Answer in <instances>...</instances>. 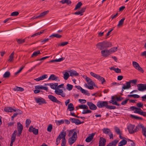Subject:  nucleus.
Listing matches in <instances>:
<instances>
[{
  "label": "nucleus",
  "mask_w": 146,
  "mask_h": 146,
  "mask_svg": "<svg viewBox=\"0 0 146 146\" xmlns=\"http://www.w3.org/2000/svg\"><path fill=\"white\" fill-rule=\"evenodd\" d=\"M133 66L134 68L136 70H138L141 73H143L144 72V70L143 68L139 66V64L137 62L135 61H133L132 62Z\"/></svg>",
  "instance_id": "nucleus-7"
},
{
  "label": "nucleus",
  "mask_w": 146,
  "mask_h": 146,
  "mask_svg": "<svg viewBox=\"0 0 146 146\" xmlns=\"http://www.w3.org/2000/svg\"><path fill=\"white\" fill-rule=\"evenodd\" d=\"M25 39H17L16 41L19 44H21L25 42Z\"/></svg>",
  "instance_id": "nucleus-36"
},
{
  "label": "nucleus",
  "mask_w": 146,
  "mask_h": 146,
  "mask_svg": "<svg viewBox=\"0 0 146 146\" xmlns=\"http://www.w3.org/2000/svg\"><path fill=\"white\" fill-rule=\"evenodd\" d=\"M64 59H65L64 58L61 57V58L59 59H55V60H50L48 62V63H51L53 62H60L61 61H62L64 60Z\"/></svg>",
  "instance_id": "nucleus-21"
},
{
  "label": "nucleus",
  "mask_w": 146,
  "mask_h": 146,
  "mask_svg": "<svg viewBox=\"0 0 146 146\" xmlns=\"http://www.w3.org/2000/svg\"><path fill=\"white\" fill-rule=\"evenodd\" d=\"M117 47H113L109 50L105 49L101 51L102 56L105 57H107L110 54L114 52L117 50Z\"/></svg>",
  "instance_id": "nucleus-3"
},
{
  "label": "nucleus",
  "mask_w": 146,
  "mask_h": 146,
  "mask_svg": "<svg viewBox=\"0 0 146 146\" xmlns=\"http://www.w3.org/2000/svg\"><path fill=\"white\" fill-rule=\"evenodd\" d=\"M103 132L106 134H108L110 137V139H113V136L112 133L110 129L108 128H104L102 130Z\"/></svg>",
  "instance_id": "nucleus-6"
},
{
  "label": "nucleus",
  "mask_w": 146,
  "mask_h": 146,
  "mask_svg": "<svg viewBox=\"0 0 146 146\" xmlns=\"http://www.w3.org/2000/svg\"><path fill=\"white\" fill-rule=\"evenodd\" d=\"M124 139L118 143V146H123L126 145L127 143V141Z\"/></svg>",
  "instance_id": "nucleus-23"
},
{
  "label": "nucleus",
  "mask_w": 146,
  "mask_h": 146,
  "mask_svg": "<svg viewBox=\"0 0 146 146\" xmlns=\"http://www.w3.org/2000/svg\"><path fill=\"white\" fill-rule=\"evenodd\" d=\"M128 100H129V99H126L125 100L122 102L121 104L122 105H125L127 103V101Z\"/></svg>",
  "instance_id": "nucleus-61"
},
{
  "label": "nucleus",
  "mask_w": 146,
  "mask_h": 146,
  "mask_svg": "<svg viewBox=\"0 0 146 146\" xmlns=\"http://www.w3.org/2000/svg\"><path fill=\"white\" fill-rule=\"evenodd\" d=\"M73 86L69 84H68L67 85L66 89L68 90H71L73 88Z\"/></svg>",
  "instance_id": "nucleus-48"
},
{
  "label": "nucleus",
  "mask_w": 146,
  "mask_h": 146,
  "mask_svg": "<svg viewBox=\"0 0 146 146\" xmlns=\"http://www.w3.org/2000/svg\"><path fill=\"white\" fill-rule=\"evenodd\" d=\"M141 125H143V124H141L140 125H138L136 127L135 129H134V133L138 131H139V130L140 128H141Z\"/></svg>",
  "instance_id": "nucleus-46"
},
{
  "label": "nucleus",
  "mask_w": 146,
  "mask_h": 146,
  "mask_svg": "<svg viewBox=\"0 0 146 146\" xmlns=\"http://www.w3.org/2000/svg\"><path fill=\"white\" fill-rule=\"evenodd\" d=\"M125 19V18H123L121 19L119 21V23L117 25V26L118 27H120L122 26Z\"/></svg>",
  "instance_id": "nucleus-31"
},
{
  "label": "nucleus",
  "mask_w": 146,
  "mask_h": 146,
  "mask_svg": "<svg viewBox=\"0 0 146 146\" xmlns=\"http://www.w3.org/2000/svg\"><path fill=\"white\" fill-rule=\"evenodd\" d=\"M70 121L72 123H75L76 125H78L84 123V121L81 122L79 119H76L74 118H71L70 119Z\"/></svg>",
  "instance_id": "nucleus-11"
},
{
  "label": "nucleus",
  "mask_w": 146,
  "mask_h": 146,
  "mask_svg": "<svg viewBox=\"0 0 146 146\" xmlns=\"http://www.w3.org/2000/svg\"><path fill=\"white\" fill-rule=\"evenodd\" d=\"M48 98L52 101L53 102H55L58 104L60 105H62V102L58 100L57 98L54 96L50 95L48 96Z\"/></svg>",
  "instance_id": "nucleus-8"
},
{
  "label": "nucleus",
  "mask_w": 146,
  "mask_h": 146,
  "mask_svg": "<svg viewBox=\"0 0 146 146\" xmlns=\"http://www.w3.org/2000/svg\"><path fill=\"white\" fill-rule=\"evenodd\" d=\"M35 100L37 103H38L39 105L42 104H46L47 103L45 100L42 98H36Z\"/></svg>",
  "instance_id": "nucleus-10"
},
{
  "label": "nucleus",
  "mask_w": 146,
  "mask_h": 146,
  "mask_svg": "<svg viewBox=\"0 0 146 146\" xmlns=\"http://www.w3.org/2000/svg\"><path fill=\"white\" fill-rule=\"evenodd\" d=\"M130 116L132 118H134L136 119H139V117L137 116H135L134 115L131 114L130 115Z\"/></svg>",
  "instance_id": "nucleus-57"
},
{
  "label": "nucleus",
  "mask_w": 146,
  "mask_h": 146,
  "mask_svg": "<svg viewBox=\"0 0 146 146\" xmlns=\"http://www.w3.org/2000/svg\"><path fill=\"white\" fill-rule=\"evenodd\" d=\"M35 88L36 89H43L46 91L48 90V87L43 86L42 85L36 86H35Z\"/></svg>",
  "instance_id": "nucleus-20"
},
{
  "label": "nucleus",
  "mask_w": 146,
  "mask_h": 146,
  "mask_svg": "<svg viewBox=\"0 0 146 146\" xmlns=\"http://www.w3.org/2000/svg\"><path fill=\"white\" fill-rule=\"evenodd\" d=\"M48 80L57 81H59L60 80L59 79L58 77H57L56 76L53 74L51 75L50 76Z\"/></svg>",
  "instance_id": "nucleus-17"
},
{
  "label": "nucleus",
  "mask_w": 146,
  "mask_h": 146,
  "mask_svg": "<svg viewBox=\"0 0 146 146\" xmlns=\"http://www.w3.org/2000/svg\"><path fill=\"white\" fill-rule=\"evenodd\" d=\"M68 72L70 73V76H77L79 75V74L75 71L70 70Z\"/></svg>",
  "instance_id": "nucleus-19"
},
{
  "label": "nucleus",
  "mask_w": 146,
  "mask_h": 146,
  "mask_svg": "<svg viewBox=\"0 0 146 146\" xmlns=\"http://www.w3.org/2000/svg\"><path fill=\"white\" fill-rule=\"evenodd\" d=\"M49 12V11L48 10L47 11H44L40 13V15H39L40 18H42L44 17L46 15L48 14Z\"/></svg>",
  "instance_id": "nucleus-33"
},
{
  "label": "nucleus",
  "mask_w": 146,
  "mask_h": 146,
  "mask_svg": "<svg viewBox=\"0 0 146 146\" xmlns=\"http://www.w3.org/2000/svg\"><path fill=\"white\" fill-rule=\"evenodd\" d=\"M64 78L65 80H67L69 78V75L67 72H65V74H64Z\"/></svg>",
  "instance_id": "nucleus-50"
},
{
  "label": "nucleus",
  "mask_w": 146,
  "mask_h": 146,
  "mask_svg": "<svg viewBox=\"0 0 146 146\" xmlns=\"http://www.w3.org/2000/svg\"><path fill=\"white\" fill-rule=\"evenodd\" d=\"M63 91L62 89H58V90H55V93L58 95H60V94L63 93Z\"/></svg>",
  "instance_id": "nucleus-47"
},
{
  "label": "nucleus",
  "mask_w": 146,
  "mask_h": 146,
  "mask_svg": "<svg viewBox=\"0 0 146 146\" xmlns=\"http://www.w3.org/2000/svg\"><path fill=\"white\" fill-rule=\"evenodd\" d=\"M45 85L50 86V87L52 89H55V88L54 87V84L53 83H50V84H45Z\"/></svg>",
  "instance_id": "nucleus-56"
},
{
  "label": "nucleus",
  "mask_w": 146,
  "mask_h": 146,
  "mask_svg": "<svg viewBox=\"0 0 146 146\" xmlns=\"http://www.w3.org/2000/svg\"><path fill=\"white\" fill-rule=\"evenodd\" d=\"M17 128L18 131H23V126L20 122L17 123Z\"/></svg>",
  "instance_id": "nucleus-27"
},
{
  "label": "nucleus",
  "mask_w": 146,
  "mask_h": 146,
  "mask_svg": "<svg viewBox=\"0 0 146 146\" xmlns=\"http://www.w3.org/2000/svg\"><path fill=\"white\" fill-rule=\"evenodd\" d=\"M62 36L61 35L56 34H53L50 35L49 37H54L57 38H60Z\"/></svg>",
  "instance_id": "nucleus-39"
},
{
  "label": "nucleus",
  "mask_w": 146,
  "mask_h": 146,
  "mask_svg": "<svg viewBox=\"0 0 146 146\" xmlns=\"http://www.w3.org/2000/svg\"><path fill=\"white\" fill-rule=\"evenodd\" d=\"M52 125L51 124H49L47 128V130L49 132H51L52 129Z\"/></svg>",
  "instance_id": "nucleus-51"
},
{
  "label": "nucleus",
  "mask_w": 146,
  "mask_h": 146,
  "mask_svg": "<svg viewBox=\"0 0 146 146\" xmlns=\"http://www.w3.org/2000/svg\"><path fill=\"white\" fill-rule=\"evenodd\" d=\"M86 81L87 82L88 84L92 85L94 82L92 81V80L89 78L86 77Z\"/></svg>",
  "instance_id": "nucleus-28"
},
{
  "label": "nucleus",
  "mask_w": 146,
  "mask_h": 146,
  "mask_svg": "<svg viewBox=\"0 0 146 146\" xmlns=\"http://www.w3.org/2000/svg\"><path fill=\"white\" fill-rule=\"evenodd\" d=\"M141 128H142V132L143 135L146 137V128L143 125H141Z\"/></svg>",
  "instance_id": "nucleus-26"
},
{
  "label": "nucleus",
  "mask_w": 146,
  "mask_h": 146,
  "mask_svg": "<svg viewBox=\"0 0 146 146\" xmlns=\"http://www.w3.org/2000/svg\"><path fill=\"white\" fill-rule=\"evenodd\" d=\"M97 47L100 50L107 49L109 47L112 46L111 42L108 41H103L98 43L96 44Z\"/></svg>",
  "instance_id": "nucleus-2"
},
{
  "label": "nucleus",
  "mask_w": 146,
  "mask_h": 146,
  "mask_svg": "<svg viewBox=\"0 0 146 146\" xmlns=\"http://www.w3.org/2000/svg\"><path fill=\"white\" fill-rule=\"evenodd\" d=\"M82 5V3L81 2H79L76 5L74 10H76L78 9Z\"/></svg>",
  "instance_id": "nucleus-35"
},
{
  "label": "nucleus",
  "mask_w": 146,
  "mask_h": 146,
  "mask_svg": "<svg viewBox=\"0 0 146 146\" xmlns=\"http://www.w3.org/2000/svg\"><path fill=\"white\" fill-rule=\"evenodd\" d=\"M78 107L80 109H88V106L86 105L82 104L78 106Z\"/></svg>",
  "instance_id": "nucleus-38"
},
{
  "label": "nucleus",
  "mask_w": 146,
  "mask_h": 146,
  "mask_svg": "<svg viewBox=\"0 0 146 146\" xmlns=\"http://www.w3.org/2000/svg\"><path fill=\"white\" fill-rule=\"evenodd\" d=\"M31 121L30 119H27L26 121L25 125L26 127H28L29 125L31 123Z\"/></svg>",
  "instance_id": "nucleus-45"
},
{
  "label": "nucleus",
  "mask_w": 146,
  "mask_h": 146,
  "mask_svg": "<svg viewBox=\"0 0 146 146\" xmlns=\"http://www.w3.org/2000/svg\"><path fill=\"white\" fill-rule=\"evenodd\" d=\"M85 86L86 88H88L89 89L92 90L94 89V88L93 87V85H91L90 86H88L86 84H85Z\"/></svg>",
  "instance_id": "nucleus-62"
},
{
  "label": "nucleus",
  "mask_w": 146,
  "mask_h": 146,
  "mask_svg": "<svg viewBox=\"0 0 146 146\" xmlns=\"http://www.w3.org/2000/svg\"><path fill=\"white\" fill-rule=\"evenodd\" d=\"M68 109H69V110L70 111H73L74 110V107L72 104L70 103L68 105Z\"/></svg>",
  "instance_id": "nucleus-29"
},
{
  "label": "nucleus",
  "mask_w": 146,
  "mask_h": 146,
  "mask_svg": "<svg viewBox=\"0 0 146 146\" xmlns=\"http://www.w3.org/2000/svg\"><path fill=\"white\" fill-rule=\"evenodd\" d=\"M68 42H63L58 44V46H63L67 45L68 44Z\"/></svg>",
  "instance_id": "nucleus-52"
},
{
  "label": "nucleus",
  "mask_w": 146,
  "mask_h": 146,
  "mask_svg": "<svg viewBox=\"0 0 146 146\" xmlns=\"http://www.w3.org/2000/svg\"><path fill=\"white\" fill-rule=\"evenodd\" d=\"M77 135L76 131L74 132L72 136L68 139V143L70 145H72L76 140Z\"/></svg>",
  "instance_id": "nucleus-4"
},
{
  "label": "nucleus",
  "mask_w": 146,
  "mask_h": 146,
  "mask_svg": "<svg viewBox=\"0 0 146 146\" xmlns=\"http://www.w3.org/2000/svg\"><path fill=\"white\" fill-rule=\"evenodd\" d=\"M49 12V11L48 10L47 11H44L40 13V15H39L40 18H42L44 17L46 15L48 14Z\"/></svg>",
  "instance_id": "nucleus-32"
},
{
  "label": "nucleus",
  "mask_w": 146,
  "mask_h": 146,
  "mask_svg": "<svg viewBox=\"0 0 146 146\" xmlns=\"http://www.w3.org/2000/svg\"><path fill=\"white\" fill-rule=\"evenodd\" d=\"M114 128L115 132L117 134L119 135V137L120 139H126L125 138L121 136L122 133L120 131V129L118 127H115Z\"/></svg>",
  "instance_id": "nucleus-16"
},
{
  "label": "nucleus",
  "mask_w": 146,
  "mask_h": 146,
  "mask_svg": "<svg viewBox=\"0 0 146 146\" xmlns=\"http://www.w3.org/2000/svg\"><path fill=\"white\" fill-rule=\"evenodd\" d=\"M106 140L103 137L100 138L99 146H104L106 144Z\"/></svg>",
  "instance_id": "nucleus-15"
},
{
  "label": "nucleus",
  "mask_w": 146,
  "mask_h": 146,
  "mask_svg": "<svg viewBox=\"0 0 146 146\" xmlns=\"http://www.w3.org/2000/svg\"><path fill=\"white\" fill-rule=\"evenodd\" d=\"M41 54L40 51L38 50L37 51H35L31 55V57H35L37 56V55L39 54Z\"/></svg>",
  "instance_id": "nucleus-30"
},
{
  "label": "nucleus",
  "mask_w": 146,
  "mask_h": 146,
  "mask_svg": "<svg viewBox=\"0 0 146 146\" xmlns=\"http://www.w3.org/2000/svg\"><path fill=\"white\" fill-rule=\"evenodd\" d=\"M66 133V131H64L63 130L60 132L59 135L57 137L56 140V145H58L60 143V140L62 139V143L61 146H65L66 145V140L65 137Z\"/></svg>",
  "instance_id": "nucleus-1"
},
{
  "label": "nucleus",
  "mask_w": 146,
  "mask_h": 146,
  "mask_svg": "<svg viewBox=\"0 0 146 146\" xmlns=\"http://www.w3.org/2000/svg\"><path fill=\"white\" fill-rule=\"evenodd\" d=\"M135 127L134 125L130 124L127 126V128L129 133L132 134L134 133V129Z\"/></svg>",
  "instance_id": "nucleus-13"
},
{
  "label": "nucleus",
  "mask_w": 146,
  "mask_h": 146,
  "mask_svg": "<svg viewBox=\"0 0 146 146\" xmlns=\"http://www.w3.org/2000/svg\"><path fill=\"white\" fill-rule=\"evenodd\" d=\"M137 82V80L136 79L130 80L129 82H127L126 83V85H127L126 88H130L131 87V83H132L133 84H136Z\"/></svg>",
  "instance_id": "nucleus-14"
},
{
  "label": "nucleus",
  "mask_w": 146,
  "mask_h": 146,
  "mask_svg": "<svg viewBox=\"0 0 146 146\" xmlns=\"http://www.w3.org/2000/svg\"><path fill=\"white\" fill-rule=\"evenodd\" d=\"M100 81H101V83L102 84H103L106 82L105 79L103 77L100 76L99 78L98 79Z\"/></svg>",
  "instance_id": "nucleus-43"
},
{
  "label": "nucleus",
  "mask_w": 146,
  "mask_h": 146,
  "mask_svg": "<svg viewBox=\"0 0 146 146\" xmlns=\"http://www.w3.org/2000/svg\"><path fill=\"white\" fill-rule=\"evenodd\" d=\"M136 106H137L139 108H142L143 106V103L139 102L137 104Z\"/></svg>",
  "instance_id": "nucleus-64"
},
{
  "label": "nucleus",
  "mask_w": 146,
  "mask_h": 146,
  "mask_svg": "<svg viewBox=\"0 0 146 146\" xmlns=\"http://www.w3.org/2000/svg\"><path fill=\"white\" fill-rule=\"evenodd\" d=\"M61 2L62 4L66 3L68 5L70 4L71 3V2L70 0H62Z\"/></svg>",
  "instance_id": "nucleus-40"
},
{
  "label": "nucleus",
  "mask_w": 146,
  "mask_h": 146,
  "mask_svg": "<svg viewBox=\"0 0 146 146\" xmlns=\"http://www.w3.org/2000/svg\"><path fill=\"white\" fill-rule=\"evenodd\" d=\"M16 135H15L12 134V135L11 139V141H15V139Z\"/></svg>",
  "instance_id": "nucleus-63"
},
{
  "label": "nucleus",
  "mask_w": 146,
  "mask_h": 146,
  "mask_svg": "<svg viewBox=\"0 0 146 146\" xmlns=\"http://www.w3.org/2000/svg\"><path fill=\"white\" fill-rule=\"evenodd\" d=\"M33 132L35 135H37L38 133V129L34 128Z\"/></svg>",
  "instance_id": "nucleus-58"
},
{
  "label": "nucleus",
  "mask_w": 146,
  "mask_h": 146,
  "mask_svg": "<svg viewBox=\"0 0 146 146\" xmlns=\"http://www.w3.org/2000/svg\"><path fill=\"white\" fill-rule=\"evenodd\" d=\"M87 104L89 106L90 109L92 110H95L97 109V106L92 102H87Z\"/></svg>",
  "instance_id": "nucleus-12"
},
{
  "label": "nucleus",
  "mask_w": 146,
  "mask_h": 146,
  "mask_svg": "<svg viewBox=\"0 0 146 146\" xmlns=\"http://www.w3.org/2000/svg\"><path fill=\"white\" fill-rule=\"evenodd\" d=\"M107 108L110 109V110L115 109L116 108V107L115 106H109L108 105V106L107 107Z\"/></svg>",
  "instance_id": "nucleus-60"
},
{
  "label": "nucleus",
  "mask_w": 146,
  "mask_h": 146,
  "mask_svg": "<svg viewBox=\"0 0 146 146\" xmlns=\"http://www.w3.org/2000/svg\"><path fill=\"white\" fill-rule=\"evenodd\" d=\"M47 75L46 74L43 75L42 76L40 77L41 80L46 78H47Z\"/></svg>",
  "instance_id": "nucleus-59"
},
{
  "label": "nucleus",
  "mask_w": 146,
  "mask_h": 146,
  "mask_svg": "<svg viewBox=\"0 0 146 146\" xmlns=\"http://www.w3.org/2000/svg\"><path fill=\"white\" fill-rule=\"evenodd\" d=\"M95 135L94 133H92L90 135L88 136L86 139L85 141L86 142H90L94 136Z\"/></svg>",
  "instance_id": "nucleus-18"
},
{
  "label": "nucleus",
  "mask_w": 146,
  "mask_h": 146,
  "mask_svg": "<svg viewBox=\"0 0 146 146\" xmlns=\"http://www.w3.org/2000/svg\"><path fill=\"white\" fill-rule=\"evenodd\" d=\"M127 96L129 97H133L135 98H138L140 97L139 95L135 94L128 95Z\"/></svg>",
  "instance_id": "nucleus-42"
},
{
  "label": "nucleus",
  "mask_w": 146,
  "mask_h": 146,
  "mask_svg": "<svg viewBox=\"0 0 146 146\" xmlns=\"http://www.w3.org/2000/svg\"><path fill=\"white\" fill-rule=\"evenodd\" d=\"M108 105L107 101H99L97 103V106L99 108H102L105 107L107 108Z\"/></svg>",
  "instance_id": "nucleus-5"
},
{
  "label": "nucleus",
  "mask_w": 146,
  "mask_h": 146,
  "mask_svg": "<svg viewBox=\"0 0 146 146\" xmlns=\"http://www.w3.org/2000/svg\"><path fill=\"white\" fill-rule=\"evenodd\" d=\"M10 76V73L9 71H7L3 75V77L4 78H9Z\"/></svg>",
  "instance_id": "nucleus-37"
},
{
  "label": "nucleus",
  "mask_w": 146,
  "mask_h": 146,
  "mask_svg": "<svg viewBox=\"0 0 146 146\" xmlns=\"http://www.w3.org/2000/svg\"><path fill=\"white\" fill-rule=\"evenodd\" d=\"M118 142V140L115 139L111 142L112 144H113V146H115Z\"/></svg>",
  "instance_id": "nucleus-54"
},
{
  "label": "nucleus",
  "mask_w": 146,
  "mask_h": 146,
  "mask_svg": "<svg viewBox=\"0 0 146 146\" xmlns=\"http://www.w3.org/2000/svg\"><path fill=\"white\" fill-rule=\"evenodd\" d=\"M14 54V52H12L9 56V58L8 60L9 61L11 62L13 60Z\"/></svg>",
  "instance_id": "nucleus-34"
},
{
  "label": "nucleus",
  "mask_w": 146,
  "mask_h": 146,
  "mask_svg": "<svg viewBox=\"0 0 146 146\" xmlns=\"http://www.w3.org/2000/svg\"><path fill=\"white\" fill-rule=\"evenodd\" d=\"M75 131H76V129H72V130H70L69 131V133L68 135V136L70 137L71 136L72 134H73L74 132Z\"/></svg>",
  "instance_id": "nucleus-44"
},
{
  "label": "nucleus",
  "mask_w": 146,
  "mask_h": 146,
  "mask_svg": "<svg viewBox=\"0 0 146 146\" xmlns=\"http://www.w3.org/2000/svg\"><path fill=\"white\" fill-rule=\"evenodd\" d=\"M14 111L16 112V113H16V114H17V115L18 114H22L23 113L22 111L19 109H17L16 110H14Z\"/></svg>",
  "instance_id": "nucleus-49"
},
{
  "label": "nucleus",
  "mask_w": 146,
  "mask_h": 146,
  "mask_svg": "<svg viewBox=\"0 0 146 146\" xmlns=\"http://www.w3.org/2000/svg\"><path fill=\"white\" fill-rule=\"evenodd\" d=\"M138 90L140 91H143L146 90V84H139L137 85Z\"/></svg>",
  "instance_id": "nucleus-9"
},
{
  "label": "nucleus",
  "mask_w": 146,
  "mask_h": 146,
  "mask_svg": "<svg viewBox=\"0 0 146 146\" xmlns=\"http://www.w3.org/2000/svg\"><path fill=\"white\" fill-rule=\"evenodd\" d=\"M134 113H137L141 115H143L145 117L146 116V112L143 111H137V110H135L134 111Z\"/></svg>",
  "instance_id": "nucleus-25"
},
{
  "label": "nucleus",
  "mask_w": 146,
  "mask_h": 146,
  "mask_svg": "<svg viewBox=\"0 0 146 146\" xmlns=\"http://www.w3.org/2000/svg\"><path fill=\"white\" fill-rule=\"evenodd\" d=\"M13 90L15 91L18 92H22L24 90L23 88L18 86H16L15 88H13Z\"/></svg>",
  "instance_id": "nucleus-22"
},
{
  "label": "nucleus",
  "mask_w": 146,
  "mask_h": 146,
  "mask_svg": "<svg viewBox=\"0 0 146 146\" xmlns=\"http://www.w3.org/2000/svg\"><path fill=\"white\" fill-rule=\"evenodd\" d=\"M55 122L56 123L57 125H59L61 124L64 123V121L63 119L58 121L56 120L55 121Z\"/></svg>",
  "instance_id": "nucleus-41"
},
{
  "label": "nucleus",
  "mask_w": 146,
  "mask_h": 146,
  "mask_svg": "<svg viewBox=\"0 0 146 146\" xmlns=\"http://www.w3.org/2000/svg\"><path fill=\"white\" fill-rule=\"evenodd\" d=\"M24 66H22L21 68H20L19 70H18L17 72H15V75H17L18 74L20 73L22 70L24 68Z\"/></svg>",
  "instance_id": "nucleus-55"
},
{
  "label": "nucleus",
  "mask_w": 146,
  "mask_h": 146,
  "mask_svg": "<svg viewBox=\"0 0 146 146\" xmlns=\"http://www.w3.org/2000/svg\"><path fill=\"white\" fill-rule=\"evenodd\" d=\"M19 14V13L17 11H14L12 12L11 15V16H17Z\"/></svg>",
  "instance_id": "nucleus-53"
},
{
  "label": "nucleus",
  "mask_w": 146,
  "mask_h": 146,
  "mask_svg": "<svg viewBox=\"0 0 146 146\" xmlns=\"http://www.w3.org/2000/svg\"><path fill=\"white\" fill-rule=\"evenodd\" d=\"M5 111L7 112H11L13 111H14V109H13L11 107H5L4 109Z\"/></svg>",
  "instance_id": "nucleus-24"
}]
</instances>
